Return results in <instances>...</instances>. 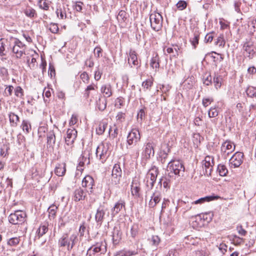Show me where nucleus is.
<instances>
[{"instance_id": "obj_1", "label": "nucleus", "mask_w": 256, "mask_h": 256, "mask_svg": "<svg viewBox=\"0 0 256 256\" xmlns=\"http://www.w3.org/2000/svg\"><path fill=\"white\" fill-rule=\"evenodd\" d=\"M78 240L76 234H72L70 236L68 233L64 234L58 240V246L59 248L66 247L68 251H70Z\"/></svg>"}, {"instance_id": "obj_2", "label": "nucleus", "mask_w": 256, "mask_h": 256, "mask_svg": "<svg viewBox=\"0 0 256 256\" xmlns=\"http://www.w3.org/2000/svg\"><path fill=\"white\" fill-rule=\"evenodd\" d=\"M10 42H11V52L14 54L16 58H20L23 54H26V46L18 39L14 38H10Z\"/></svg>"}, {"instance_id": "obj_3", "label": "nucleus", "mask_w": 256, "mask_h": 256, "mask_svg": "<svg viewBox=\"0 0 256 256\" xmlns=\"http://www.w3.org/2000/svg\"><path fill=\"white\" fill-rule=\"evenodd\" d=\"M168 171H170L168 173V176H172V174H174L175 175L178 176H183L185 168L182 162L178 160H172L168 165Z\"/></svg>"}, {"instance_id": "obj_4", "label": "nucleus", "mask_w": 256, "mask_h": 256, "mask_svg": "<svg viewBox=\"0 0 256 256\" xmlns=\"http://www.w3.org/2000/svg\"><path fill=\"white\" fill-rule=\"evenodd\" d=\"M26 214L24 212L18 210L8 216V221L12 224H22L26 220Z\"/></svg>"}, {"instance_id": "obj_5", "label": "nucleus", "mask_w": 256, "mask_h": 256, "mask_svg": "<svg viewBox=\"0 0 256 256\" xmlns=\"http://www.w3.org/2000/svg\"><path fill=\"white\" fill-rule=\"evenodd\" d=\"M150 20L152 30L158 32L162 29L163 18L160 14L156 12L151 14L150 16Z\"/></svg>"}, {"instance_id": "obj_6", "label": "nucleus", "mask_w": 256, "mask_h": 256, "mask_svg": "<svg viewBox=\"0 0 256 256\" xmlns=\"http://www.w3.org/2000/svg\"><path fill=\"white\" fill-rule=\"evenodd\" d=\"M110 216L108 208L104 204H100L96 210L95 220L98 225L101 226L103 222Z\"/></svg>"}, {"instance_id": "obj_7", "label": "nucleus", "mask_w": 256, "mask_h": 256, "mask_svg": "<svg viewBox=\"0 0 256 256\" xmlns=\"http://www.w3.org/2000/svg\"><path fill=\"white\" fill-rule=\"evenodd\" d=\"M106 252V244L102 242H98L95 244L91 246L87 250L86 256H94L96 254L100 252L104 254Z\"/></svg>"}, {"instance_id": "obj_8", "label": "nucleus", "mask_w": 256, "mask_h": 256, "mask_svg": "<svg viewBox=\"0 0 256 256\" xmlns=\"http://www.w3.org/2000/svg\"><path fill=\"white\" fill-rule=\"evenodd\" d=\"M122 171L120 164H116L112 168V182L114 185L118 184L120 183L122 178Z\"/></svg>"}, {"instance_id": "obj_9", "label": "nucleus", "mask_w": 256, "mask_h": 256, "mask_svg": "<svg viewBox=\"0 0 256 256\" xmlns=\"http://www.w3.org/2000/svg\"><path fill=\"white\" fill-rule=\"evenodd\" d=\"M243 48L246 55L249 59H252L256 54V48L253 42L250 40L246 41L244 42Z\"/></svg>"}, {"instance_id": "obj_10", "label": "nucleus", "mask_w": 256, "mask_h": 256, "mask_svg": "<svg viewBox=\"0 0 256 256\" xmlns=\"http://www.w3.org/2000/svg\"><path fill=\"white\" fill-rule=\"evenodd\" d=\"M12 46L10 42V39L4 40L1 38L0 40V56H6L8 53L11 52Z\"/></svg>"}, {"instance_id": "obj_11", "label": "nucleus", "mask_w": 256, "mask_h": 256, "mask_svg": "<svg viewBox=\"0 0 256 256\" xmlns=\"http://www.w3.org/2000/svg\"><path fill=\"white\" fill-rule=\"evenodd\" d=\"M94 184V178L89 175L86 176L82 180V186L86 188V191L89 194L93 192Z\"/></svg>"}, {"instance_id": "obj_12", "label": "nucleus", "mask_w": 256, "mask_h": 256, "mask_svg": "<svg viewBox=\"0 0 256 256\" xmlns=\"http://www.w3.org/2000/svg\"><path fill=\"white\" fill-rule=\"evenodd\" d=\"M140 184L139 180L135 178L133 179L131 186V193L132 196L136 198H139L141 195L140 194Z\"/></svg>"}, {"instance_id": "obj_13", "label": "nucleus", "mask_w": 256, "mask_h": 256, "mask_svg": "<svg viewBox=\"0 0 256 256\" xmlns=\"http://www.w3.org/2000/svg\"><path fill=\"white\" fill-rule=\"evenodd\" d=\"M126 209V202L124 200L120 199L117 202L111 210V215L112 218L116 216L122 209Z\"/></svg>"}, {"instance_id": "obj_14", "label": "nucleus", "mask_w": 256, "mask_h": 256, "mask_svg": "<svg viewBox=\"0 0 256 256\" xmlns=\"http://www.w3.org/2000/svg\"><path fill=\"white\" fill-rule=\"evenodd\" d=\"M140 132L138 130H132L128 136L127 142L128 144H133L138 142L140 140Z\"/></svg>"}, {"instance_id": "obj_15", "label": "nucleus", "mask_w": 256, "mask_h": 256, "mask_svg": "<svg viewBox=\"0 0 256 256\" xmlns=\"http://www.w3.org/2000/svg\"><path fill=\"white\" fill-rule=\"evenodd\" d=\"M243 154L240 152H236L230 160V162L234 168H238L242 163Z\"/></svg>"}, {"instance_id": "obj_16", "label": "nucleus", "mask_w": 256, "mask_h": 256, "mask_svg": "<svg viewBox=\"0 0 256 256\" xmlns=\"http://www.w3.org/2000/svg\"><path fill=\"white\" fill-rule=\"evenodd\" d=\"M108 150V145H98L96 149V157H99L100 160H103L105 158V155L106 154Z\"/></svg>"}, {"instance_id": "obj_17", "label": "nucleus", "mask_w": 256, "mask_h": 256, "mask_svg": "<svg viewBox=\"0 0 256 256\" xmlns=\"http://www.w3.org/2000/svg\"><path fill=\"white\" fill-rule=\"evenodd\" d=\"M86 197V192L81 188H76L74 192V200L76 202L83 200Z\"/></svg>"}, {"instance_id": "obj_18", "label": "nucleus", "mask_w": 256, "mask_h": 256, "mask_svg": "<svg viewBox=\"0 0 256 256\" xmlns=\"http://www.w3.org/2000/svg\"><path fill=\"white\" fill-rule=\"evenodd\" d=\"M77 132L75 129H68L65 138L66 144H72L76 138Z\"/></svg>"}, {"instance_id": "obj_19", "label": "nucleus", "mask_w": 256, "mask_h": 256, "mask_svg": "<svg viewBox=\"0 0 256 256\" xmlns=\"http://www.w3.org/2000/svg\"><path fill=\"white\" fill-rule=\"evenodd\" d=\"M170 150V146L169 145H162L160 152V158L162 164H164L168 158V153Z\"/></svg>"}, {"instance_id": "obj_20", "label": "nucleus", "mask_w": 256, "mask_h": 256, "mask_svg": "<svg viewBox=\"0 0 256 256\" xmlns=\"http://www.w3.org/2000/svg\"><path fill=\"white\" fill-rule=\"evenodd\" d=\"M160 200V194L157 192H154L148 202V206L154 208Z\"/></svg>"}, {"instance_id": "obj_21", "label": "nucleus", "mask_w": 256, "mask_h": 256, "mask_svg": "<svg viewBox=\"0 0 256 256\" xmlns=\"http://www.w3.org/2000/svg\"><path fill=\"white\" fill-rule=\"evenodd\" d=\"M10 125L12 127H16L20 122V118L18 114L13 112H10L8 114Z\"/></svg>"}, {"instance_id": "obj_22", "label": "nucleus", "mask_w": 256, "mask_h": 256, "mask_svg": "<svg viewBox=\"0 0 256 256\" xmlns=\"http://www.w3.org/2000/svg\"><path fill=\"white\" fill-rule=\"evenodd\" d=\"M100 90L106 98H109L112 94V87L110 84L102 86Z\"/></svg>"}, {"instance_id": "obj_23", "label": "nucleus", "mask_w": 256, "mask_h": 256, "mask_svg": "<svg viewBox=\"0 0 256 256\" xmlns=\"http://www.w3.org/2000/svg\"><path fill=\"white\" fill-rule=\"evenodd\" d=\"M158 174V168L156 166H154L147 173L146 179L152 180L156 182Z\"/></svg>"}, {"instance_id": "obj_24", "label": "nucleus", "mask_w": 256, "mask_h": 256, "mask_svg": "<svg viewBox=\"0 0 256 256\" xmlns=\"http://www.w3.org/2000/svg\"><path fill=\"white\" fill-rule=\"evenodd\" d=\"M128 62L130 65L131 64V63H132V64L134 66H138V64L136 53L132 50H130Z\"/></svg>"}, {"instance_id": "obj_25", "label": "nucleus", "mask_w": 256, "mask_h": 256, "mask_svg": "<svg viewBox=\"0 0 256 256\" xmlns=\"http://www.w3.org/2000/svg\"><path fill=\"white\" fill-rule=\"evenodd\" d=\"M122 232L120 229L117 227H114L113 230L112 238L113 243L116 244L121 239Z\"/></svg>"}, {"instance_id": "obj_26", "label": "nucleus", "mask_w": 256, "mask_h": 256, "mask_svg": "<svg viewBox=\"0 0 256 256\" xmlns=\"http://www.w3.org/2000/svg\"><path fill=\"white\" fill-rule=\"evenodd\" d=\"M202 168L204 170V174L207 176H210L212 172V170L213 166L212 162H202Z\"/></svg>"}, {"instance_id": "obj_27", "label": "nucleus", "mask_w": 256, "mask_h": 256, "mask_svg": "<svg viewBox=\"0 0 256 256\" xmlns=\"http://www.w3.org/2000/svg\"><path fill=\"white\" fill-rule=\"evenodd\" d=\"M66 171V164H58L54 170L55 174L58 176H63Z\"/></svg>"}, {"instance_id": "obj_28", "label": "nucleus", "mask_w": 256, "mask_h": 256, "mask_svg": "<svg viewBox=\"0 0 256 256\" xmlns=\"http://www.w3.org/2000/svg\"><path fill=\"white\" fill-rule=\"evenodd\" d=\"M220 198V196H208L204 198H202L192 202V204H202L205 202H210L211 200H218Z\"/></svg>"}, {"instance_id": "obj_29", "label": "nucleus", "mask_w": 256, "mask_h": 256, "mask_svg": "<svg viewBox=\"0 0 256 256\" xmlns=\"http://www.w3.org/2000/svg\"><path fill=\"white\" fill-rule=\"evenodd\" d=\"M58 209V207L54 204L49 206L48 212V218L50 220H54L55 218Z\"/></svg>"}, {"instance_id": "obj_30", "label": "nucleus", "mask_w": 256, "mask_h": 256, "mask_svg": "<svg viewBox=\"0 0 256 256\" xmlns=\"http://www.w3.org/2000/svg\"><path fill=\"white\" fill-rule=\"evenodd\" d=\"M150 66L152 68H158L160 67V60L158 54H156L155 56H154L150 62Z\"/></svg>"}, {"instance_id": "obj_31", "label": "nucleus", "mask_w": 256, "mask_h": 256, "mask_svg": "<svg viewBox=\"0 0 256 256\" xmlns=\"http://www.w3.org/2000/svg\"><path fill=\"white\" fill-rule=\"evenodd\" d=\"M144 152L146 158H150L151 156H154V150L152 145H146Z\"/></svg>"}, {"instance_id": "obj_32", "label": "nucleus", "mask_w": 256, "mask_h": 256, "mask_svg": "<svg viewBox=\"0 0 256 256\" xmlns=\"http://www.w3.org/2000/svg\"><path fill=\"white\" fill-rule=\"evenodd\" d=\"M127 19V14L126 12L123 10H121L119 12L118 16H117V20L118 22L122 24L126 22V20Z\"/></svg>"}, {"instance_id": "obj_33", "label": "nucleus", "mask_w": 256, "mask_h": 256, "mask_svg": "<svg viewBox=\"0 0 256 256\" xmlns=\"http://www.w3.org/2000/svg\"><path fill=\"white\" fill-rule=\"evenodd\" d=\"M24 14L26 16L31 18H34L36 16V10L31 7L27 8L24 10Z\"/></svg>"}, {"instance_id": "obj_34", "label": "nucleus", "mask_w": 256, "mask_h": 256, "mask_svg": "<svg viewBox=\"0 0 256 256\" xmlns=\"http://www.w3.org/2000/svg\"><path fill=\"white\" fill-rule=\"evenodd\" d=\"M217 171L222 176H226L228 173V170L225 165L219 164L217 168Z\"/></svg>"}, {"instance_id": "obj_35", "label": "nucleus", "mask_w": 256, "mask_h": 256, "mask_svg": "<svg viewBox=\"0 0 256 256\" xmlns=\"http://www.w3.org/2000/svg\"><path fill=\"white\" fill-rule=\"evenodd\" d=\"M96 106L100 110H104L106 106V100L105 98H99L96 102Z\"/></svg>"}, {"instance_id": "obj_36", "label": "nucleus", "mask_w": 256, "mask_h": 256, "mask_svg": "<svg viewBox=\"0 0 256 256\" xmlns=\"http://www.w3.org/2000/svg\"><path fill=\"white\" fill-rule=\"evenodd\" d=\"M48 231V225L44 224L40 226L38 229L37 230V235L38 238L42 237L43 235L47 232Z\"/></svg>"}, {"instance_id": "obj_37", "label": "nucleus", "mask_w": 256, "mask_h": 256, "mask_svg": "<svg viewBox=\"0 0 256 256\" xmlns=\"http://www.w3.org/2000/svg\"><path fill=\"white\" fill-rule=\"evenodd\" d=\"M108 126V124L105 122H100L98 128H96V134L100 135L102 134Z\"/></svg>"}, {"instance_id": "obj_38", "label": "nucleus", "mask_w": 256, "mask_h": 256, "mask_svg": "<svg viewBox=\"0 0 256 256\" xmlns=\"http://www.w3.org/2000/svg\"><path fill=\"white\" fill-rule=\"evenodd\" d=\"M24 132L26 133H29L31 130V125L30 122L28 120H23L21 125Z\"/></svg>"}, {"instance_id": "obj_39", "label": "nucleus", "mask_w": 256, "mask_h": 256, "mask_svg": "<svg viewBox=\"0 0 256 256\" xmlns=\"http://www.w3.org/2000/svg\"><path fill=\"white\" fill-rule=\"evenodd\" d=\"M246 92L248 96L250 98H256V87L250 86L246 90Z\"/></svg>"}, {"instance_id": "obj_40", "label": "nucleus", "mask_w": 256, "mask_h": 256, "mask_svg": "<svg viewBox=\"0 0 256 256\" xmlns=\"http://www.w3.org/2000/svg\"><path fill=\"white\" fill-rule=\"evenodd\" d=\"M14 95L17 98H22L24 96V92L20 86H17L14 88Z\"/></svg>"}, {"instance_id": "obj_41", "label": "nucleus", "mask_w": 256, "mask_h": 256, "mask_svg": "<svg viewBox=\"0 0 256 256\" xmlns=\"http://www.w3.org/2000/svg\"><path fill=\"white\" fill-rule=\"evenodd\" d=\"M98 88L96 85L92 84L87 86L85 90L84 96L86 98H88L90 95V92L91 90H95Z\"/></svg>"}, {"instance_id": "obj_42", "label": "nucleus", "mask_w": 256, "mask_h": 256, "mask_svg": "<svg viewBox=\"0 0 256 256\" xmlns=\"http://www.w3.org/2000/svg\"><path fill=\"white\" fill-rule=\"evenodd\" d=\"M20 242V237H14L10 238L7 242L8 246H16Z\"/></svg>"}, {"instance_id": "obj_43", "label": "nucleus", "mask_w": 256, "mask_h": 256, "mask_svg": "<svg viewBox=\"0 0 256 256\" xmlns=\"http://www.w3.org/2000/svg\"><path fill=\"white\" fill-rule=\"evenodd\" d=\"M89 156V152H88V154H86V152H84L82 153V156L80 158L78 165L77 167L78 168H80V166H84V162L87 160V157L88 156Z\"/></svg>"}, {"instance_id": "obj_44", "label": "nucleus", "mask_w": 256, "mask_h": 256, "mask_svg": "<svg viewBox=\"0 0 256 256\" xmlns=\"http://www.w3.org/2000/svg\"><path fill=\"white\" fill-rule=\"evenodd\" d=\"M38 4L42 10H48L49 9V5L46 0H39Z\"/></svg>"}, {"instance_id": "obj_45", "label": "nucleus", "mask_w": 256, "mask_h": 256, "mask_svg": "<svg viewBox=\"0 0 256 256\" xmlns=\"http://www.w3.org/2000/svg\"><path fill=\"white\" fill-rule=\"evenodd\" d=\"M215 44L220 47H224L225 45V40L224 38L223 35H220L215 42Z\"/></svg>"}, {"instance_id": "obj_46", "label": "nucleus", "mask_w": 256, "mask_h": 256, "mask_svg": "<svg viewBox=\"0 0 256 256\" xmlns=\"http://www.w3.org/2000/svg\"><path fill=\"white\" fill-rule=\"evenodd\" d=\"M232 243L236 246L240 245L244 242V240L242 238H240L236 235L233 236L232 240Z\"/></svg>"}, {"instance_id": "obj_47", "label": "nucleus", "mask_w": 256, "mask_h": 256, "mask_svg": "<svg viewBox=\"0 0 256 256\" xmlns=\"http://www.w3.org/2000/svg\"><path fill=\"white\" fill-rule=\"evenodd\" d=\"M48 30L53 34H56L59 30V28L56 24L51 23L48 26Z\"/></svg>"}, {"instance_id": "obj_48", "label": "nucleus", "mask_w": 256, "mask_h": 256, "mask_svg": "<svg viewBox=\"0 0 256 256\" xmlns=\"http://www.w3.org/2000/svg\"><path fill=\"white\" fill-rule=\"evenodd\" d=\"M56 136L52 132H50L47 134V142L48 144H54Z\"/></svg>"}, {"instance_id": "obj_49", "label": "nucleus", "mask_w": 256, "mask_h": 256, "mask_svg": "<svg viewBox=\"0 0 256 256\" xmlns=\"http://www.w3.org/2000/svg\"><path fill=\"white\" fill-rule=\"evenodd\" d=\"M14 90V88L12 86L10 85L6 86L4 90V94L6 96H10Z\"/></svg>"}, {"instance_id": "obj_50", "label": "nucleus", "mask_w": 256, "mask_h": 256, "mask_svg": "<svg viewBox=\"0 0 256 256\" xmlns=\"http://www.w3.org/2000/svg\"><path fill=\"white\" fill-rule=\"evenodd\" d=\"M200 36L198 34H194L192 38H191L190 42L194 48H196L198 44Z\"/></svg>"}, {"instance_id": "obj_51", "label": "nucleus", "mask_w": 256, "mask_h": 256, "mask_svg": "<svg viewBox=\"0 0 256 256\" xmlns=\"http://www.w3.org/2000/svg\"><path fill=\"white\" fill-rule=\"evenodd\" d=\"M26 62L27 63L29 66V67L31 69H34L35 68L36 66V58L34 57H32L30 60L28 56H27L26 58Z\"/></svg>"}, {"instance_id": "obj_52", "label": "nucleus", "mask_w": 256, "mask_h": 256, "mask_svg": "<svg viewBox=\"0 0 256 256\" xmlns=\"http://www.w3.org/2000/svg\"><path fill=\"white\" fill-rule=\"evenodd\" d=\"M153 84V81L152 78L148 79L142 84V86L144 88L148 89Z\"/></svg>"}, {"instance_id": "obj_53", "label": "nucleus", "mask_w": 256, "mask_h": 256, "mask_svg": "<svg viewBox=\"0 0 256 256\" xmlns=\"http://www.w3.org/2000/svg\"><path fill=\"white\" fill-rule=\"evenodd\" d=\"M218 111L215 108H211L208 112L210 118H215L218 115Z\"/></svg>"}, {"instance_id": "obj_54", "label": "nucleus", "mask_w": 256, "mask_h": 256, "mask_svg": "<svg viewBox=\"0 0 256 256\" xmlns=\"http://www.w3.org/2000/svg\"><path fill=\"white\" fill-rule=\"evenodd\" d=\"M176 6L178 10H182L186 8L187 4L184 0H180Z\"/></svg>"}, {"instance_id": "obj_55", "label": "nucleus", "mask_w": 256, "mask_h": 256, "mask_svg": "<svg viewBox=\"0 0 256 256\" xmlns=\"http://www.w3.org/2000/svg\"><path fill=\"white\" fill-rule=\"evenodd\" d=\"M144 115H145V112H144V110L140 109V111L138 112V114H137V120H138V122H139L140 123L142 122V121L143 120V117L144 116Z\"/></svg>"}, {"instance_id": "obj_56", "label": "nucleus", "mask_w": 256, "mask_h": 256, "mask_svg": "<svg viewBox=\"0 0 256 256\" xmlns=\"http://www.w3.org/2000/svg\"><path fill=\"white\" fill-rule=\"evenodd\" d=\"M81 80L86 84H88L89 82L90 78L87 72H84L81 74L80 76Z\"/></svg>"}, {"instance_id": "obj_57", "label": "nucleus", "mask_w": 256, "mask_h": 256, "mask_svg": "<svg viewBox=\"0 0 256 256\" xmlns=\"http://www.w3.org/2000/svg\"><path fill=\"white\" fill-rule=\"evenodd\" d=\"M74 4V9L77 12H81L82 10V6L84 5L83 2L80 1H76Z\"/></svg>"}, {"instance_id": "obj_58", "label": "nucleus", "mask_w": 256, "mask_h": 256, "mask_svg": "<svg viewBox=\"0 0 256 256\" xmlns=\"http://www.w3.org/2000/svg\"><path fill=\"white\" fill-rule=\"evenodd\" d=\"M152 245L156 246L160 242V238L158 236H153L151 238Z\"/></svg>"}, {"instance_id": "obj_59", "label": "nucleus", "mask_w": 256, "mask_h": 256, "mask_svg": "<svg viewBox=\"0 0 256 256\" xmlns=\"http://www.w3.org/2000/svg\"><path fill=\"white\" fill-rule=\"evenodd\" d=\"M214 82L216 88H220L221 86V78L216 76L214 78Z\"/></svg>"}, {"instance_id": "obj_60", "label": "nucleus", "mask_w": 256, "mask_h": 256, "mask_svg": "<svg viewBox=\"0 0 256 256\" xmlns=\"http://www.w3.org/2000/svg\"><path fill=\"white\" fill-rule=\"evenodd\" d=\"M214 101V99L212 98H206L202 99V105L204 107L208 106Z\"/></svg>"}, {"instance_id": "obj_61", "label": "nucleus", "mask_w": 256, "mask_h": 256, "mask_svg": "<svg viewBox=\"0 0 256 256\" xmlns=\"http://www.w3.org/2000/svg\"><path fill=\"white\" fill-rule=\"evenodd\" d=\"M124 98L122 97H118L116 100V105L120 108L121 106H124Z\"/></svg>"}, {"instance_id": "obj_62", "label": "nucleus", "mask_w": 256, "mask_h": 256, "mask_svg": "<svg viewBox=\"0 0 256 256\" xmlns=\"http://www.w3.org/2000/svg\"><path fill=\"white\" fill-rule=\"evenodd\" d=\"M201 136L198 134H194L193 135L192 142L194 144H198L200 143Z\"/></svg>"}, {"instance_id": "obj_63", "label": "nucleus", "mask_w": 256, "mask_h": 256, "mask_svg": "<svg viewBox=\"0 0 256 256\" xmlns=\"http://www.w3.org/2000/svg\"><path fill=\"white\" fill-rule=\"evenodd\" d=\"M8 148L7 145H3V146L0 148V156L4 157L6 156V154H8Z\"/></svg>"}, {"instance_id": "obj_64", "label": "nucleus", "mask_w": 256, "mask_h": 256, "mask_svg": "<svg viewBox=\"0 0 256 256\" xmlns=\"http://www.w3.org/2000/svg\"><path fill=\"white\" fill-rule=\"evenodd\" d=\"M116 120L122 122L125 120V114L122 112H119L116 116Z\"/></svg>"}]
</instances>
